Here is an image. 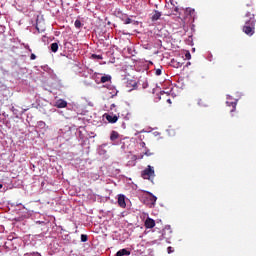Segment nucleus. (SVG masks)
<instances>
[{
    "instance_id": "1",
    "label": "nucleus",
    "mask_w": 256,
    "mask_h": 256,
    "mask_svg": "<svg viewBox=\"0 0 256 256\" xmlns=\"http://www.w3.org/2000/svg\"><path fill=\"white\" fill-rule=\"evenodd\" d=\"M244 17L245 24L242 28V31L245 33V35H248V37H253V35H255V14L247 12Z\"/></svg>"
},
{
    "instance_id": "9",
    "label": "nucleus",
    "mask_w": 256,
    "mask_h": 256,
    "mask_svg": "<svg viewBox=\"0 0 256 256\" xmlns=\"http://www.w3.org/2000/svg\"><path fill=\"white\" fill-rule=\"evenodd\" d=\"M170 65L174 67V69H179L180 67H183V62H179L176 59H172Z\"/></svg>"
},
{
    "instance_id": "17",
    "label": "nucleus",
    "mask_w": 256,
    "mask_h": 256,
    "mask_svg": "<svg viewBox=\"0 0 256 256\" xmlns=\"http://www.w3.org/2000/svg\"><path fill=\"white\" fill-rule=\"evenodd\" d=\"M74 25H75L76 29H81L83 24L81 23V20H76L74 22Z\"/></svg>"
},
{
    "instance_id": "19",
    "label": "nucleus",
    "mask_w": 256,
    "mask_h": 256,
    "mask_svg": "<svg viewBox=\"0 0 256 256\" xmlns=\"http://www.w3.org/2000/svg\"><path fill=\"white\" fill-rule=\"evenodd\" d=\"M167 231H168V233H171V230H170V229H165V230H163L162 237H163L164 239H167Z\"/></svg>"
},
{
    "instance_id": "24",
    "label": "nucleus",
    "mask_w": 256,
    "mask_h": 256,
    "mask_svg": "<svg viewBox=\"0 0 256 256\" xmlns=\"http://www.w3.org/2000/svg\"><path fill=\"white\" fill-rule=\"evenodd\" d=\"M177 13H179V8L178 7H174V11H172L173 15H177Z\"/></svg>"
},
{
    "instance_id": "23",
    "label": "nucleus",
    "mask_w": 256,
    "mask_h": 256,
    "mask_svg": "<svg viewBox=\"0 0 256 256\" xmlns=\"http://www.w3.org/2000/svg\"><path fill=\"white\" fill-rule=\"evenodd\" d=\"M185 58H186L187 60L191 59V52H190V51H187V52L185 53Z\"/></svg>"
},
{
    "instance_id": "33",
    "label": "nucleus",
    "mask_w": 256,
    "mask_h": 256,
    "mask_svg": "<svg viewBox=\"0 0 256 256\" xmlns=\"http://www.w3.org/2000/svg\"><path fill=\"white\" fill-rule=\"evenodd\" d=\"M139 159H143V156L139 157Z\"/></svg>"
},
{
    "instance_id": "12",
    "label": "nucleus",
    "mask_w": 256,
    "mask_h": 256,
    "mask_svg": "<svg viewBox=\"0 0 256 256\" xmlns=\"http://www.w3.org/2000/svg\"><path fill=\"white\" fill-rule=\"evenodd\" d=\"M226 105L228 107H232L230 109V113H233V111H235L237 109V102H233V101H226Z\"/></svg>"
},
{
    "instance_id": "21",
    "label": "nucleus",
    "mask_w": 256,
    "mask_h": 256,
    "mask_svg": "<svg viewBox=\"0 0 256 256\" xmlns=\"http://www.w3.org/2000/svg\"><path fill=\"white\" fill-rule=\"evenodd\" d=\"M124 23H125V25H129V24L133 23V20H131V18H126L124 20Z\"/></svg>"
},
{
    "instance_id": "16",
    "label": "nucleus",
    "mask_w": 256,
    "mask_h": 256,
    "mask_svg": "<svg viewBox=\"0 0 256 256\" xmlns=\"http://www.w3.org/2000/svg\"><path fill=\"white\" fill-rule=\"evenodd\" d=\"M101 83H108V81H111V75H105L101 77Z\"/></svg>"
},
{
    "instance_id": "10",
    "label": "nucleus",
    "mask_w": 256,
    "mask_h": 256,
    "mask_svg": "<svg viewBox=\"0 0 256 256\" xmlns=\"http://www.w3.org/2000/svg\"><path fill=\"white\" fill-rule=\"evenodd\" d=\"M161 12L155 10L153 15L151 16V21L155 22V21H159V19H161Z\"/></svg>"
},
{
    "instance_id": "31",
    "label": "nucleus",
    "mask_w": 256,
    "mask_h": 256,
    "mask_svg": "<svg viewBox=\"0 0 256 256\" xmlns=\"http://www.w3.org/2000/svg\"><path fill=\"white\" fill-rule=\"evenodd\" d=\"M0 189H3V184H0Z\"/></svg>"
},
{
    "instance_id": "15",
    "label": "nucleus",
    "mask_w": 256,
    "mask_h": 256,
    "mask_svg": "<svg viewBox=\"0 0 256 256\" xmlns=\"http://www.w3.org/2000/svg\"><path fill=\"white\" fill-rule=\"evenodd\" d=\"M186 15H189L193 19H195V9L187 8L185 11Z\"/></svg>"
},
{
    "instance_id": "20",
    "label": "nucleus",
    "mask_w": 256,
    "mask_h": 256,
    "mask_svg": "<svg viewBox=\"0 0 256 256\" xmlns=\"http://www.w3.org/2000/svg\"><path fill=\"white\" fill-rule=\"evenodd\" d=\"M87 240H88L87 235L82 234V235H81V241H82V243H87Z\"/></svg>"
},
{
    "instance_id": "2",
    "label": "nucleus",
    "mask_w": 256,
    "mask_h": 256,
    "mask_svg": "<svg viewBox=\"0 0 256 256\" xmlns=\"http://www.w3.org/2000/svg\"><path fill=\"white\" fill-rule=\"evenodd\" d=\"M141 177L143 179H151V177H155V169L151 165H148L146 169L141 172Z\"/></svg>"
},
{
    "instance_id": "7",
    "label": "nucleus",
    "mask_w": 256,
    "mask_h": 256,
    "mask_svg": "<svg viewBox=\"0 0 256 256\" xmlns=\"http://www.w3.org/2000/svg\"><path fill=\"white\" fill-rule=\"evenodd\" d=\"M118 205L119 207H122L123 209H125L127 207V203H125V195H119L118 196Z\"/></svg>"
},
{
    "instance_id": "8",
    "label": "nucleus",
    "mask_w": 256,
    "mask_h": 256,
    "mask_svg": "<svg viewBox=\"0 0 256 256\" xmlns=\"http://www.w3.org/2000/svg\"><path fill=\"white\" fill-rule=\"evenodd\" d=\"M55 107H57V109H65V107H67V101L60 99L56 102Z\"/></svg>"
},
{
    "instance_id": "30",
    "label": "nucleus",
    "mask_w": 256,
    "mask_h": 256,
    "mask_svg": "<svg viewBox=\"0 0 256 256\" xmlns=\"http://www.w3.org/2000/svg\"><path fill=\"white\" fill-rule=\"evenodd\" d=\"M171 247H168V253H173V250H171Z\"/></svg>"
},
{
    "instance_id": "18",
    "label": "nucleus",
    "mask_w": 256,
    "mask_h": 256,
    "mask_svg": "<svg viewBox=\"0 0 256 256\" xmlns=\"http://www.w3.org/2000/svg\"><path fill=\"white\" fill-rule=\"evenodd\" d=\"M91 59H98V60H101V59H103V56H102V55H97V54H92V55H91Z\"/></svg>"
},
{
    "instance_id": "3",
    "label": "nucleus",
    "mask_w": 256,
    "mask_h": 256,
    "mask_svg": "<svg viewBox=\"0 0 256 256\" xmlns=\"http://www.w3.org/2000/svg\"><path fill=\"white\" fill-rule=\"evenodd\" d=\"M147 205L149 207H155V203H157V198L153 194H149V196L146 198Z\"/></svg>"
},
{
    "instance_id": "29",
    "label": "nucleus",
    "mask_w": 256,
    "mask_h": 256,
    "mask_svg": "<svg viewBox=\"0 0 256 256\" xmlns=\"http://www.w3.org/2000/svg\"><path fill=\"white\" fill-rule=\"evenodd\" d=\"M115 107H116L115 104H111L110 109L113 110V109H115Z\"/></svg>"
},
{
    "instance_id": "27",
    "label": "nucleus",
    "mask_w": 256,
    "mask_h": 256,
    "mask_svg": "<svg viewBox=\"0 0 256 256\" xmlns=\"http://www.w3.org/2000/svg\"><path fill=\"white\" fill-rule=\"evenodd\" d=\"M145 155H146L147 157H151V155H153V153L148 150V151L145 152Z\"/></svg>"
},
{
    "instance_id": "13",
    "label": "nucleus",
    "mask_w": 256,
    "mask_h": 256,
    "mask_svg": "<svg viewBox=\"0 0 256 256\" xmlns=\"http://www.w3.org/2000/svg\"><path fill=\"white\" fill-rule=\"evenodd\" d=\"M119 139V132L112 131L110 135V141H117Z\"/></svg>"
},
{
    "instance_id": "5",
    "label": "nucleus",
    "mask_w": 256,
    "mask_h": 256,
    "mask_svg": "<svg viewBox=\"0 0 256 256\" xmlns=\"http://www.w3.org/2000/svg\"><path fill=\"white\" fill-rule=\"evenodd\" d=\"M126 87L129 91H133V89H137V81L135 80H127Z\"/></svg>"
},
{
    "instance_id": "11",
    "label": "nucleus",
    "mask_w": 256,
    "mask_h": 256,
    "mask_svg": "<svg viewBox=\"0 0 256 256\" xmlns=\"http://www.w3.org/2000/svg\"><path fill=\"white\" fill-rule=\"evenodd\" d=\"M131 255V251L123 248L121 250H119L117 253H116V256H129Z\"/></svg>"
},
{
    "instance_id": "32",
    "label": "nucleus",
    "mask_w": 256,
    "mask_h": 256,
    "mask_svg": "<svg viewBox=\"0 0 256 256\" xmlns=\"http://www.w3.org/2000/svg\"><path fill=\"white\" fill-rule=\"evenodd\" d=\"M170 1V3H173V0H169Z\"/></svg>"
},
{
    "instance_id": "25",
    "label": "nucleus",
    "mask_w": 256,
    "mask_h": 256,
    "mask_svg": "<svg viewBox=\"0 0 256 256\" xmlns=\"http://www.w3.org/2000/svg\"><path fill=\"white\" fill-rule=\"evenodd\" d=\"M253 6V0H251L250 2L246 1V7H252Z\"/></svg>"
},
{
    "instance_id": "26",
    "label": "nucleus",
    "mask_w": 256,
    "mask_h": 256,
    "mask_svg": "<svg viewBox=\"0 0 256 256\" xmlns=\"http://www.w3.org/2000/svg\"><path fill=\"white\" fill-rule=\"evenodd\" d=\"M30 59H31L32 61H35V59H37V56H36L35 54H31V55H30Z\"/></svg>"
},
{
    "instance_id": "22",
    "label": "nucleus",
    "mask_w": 256,
    "mask_h": 256,
    "mask_svg": "<svg viewBox=\"0 0 256 256\" xmlns=\"http://www.w3.org/2000/svg\"><path fill=\"white\" fill-rule=\"evenodd\" d=\"M34 255H39L41 256V254L39 252H33V253H26L25 256H34Z\"/></svg>"
},
{
    "instance_id": "28",
    "label": "nucleus",
    "mask_w": 256,
    "mask_h": 256,
    "mask_svg": "<svg viewBox=\"0 0 256 256\" xmlns=\"http://www.w3.org/2000/svg\"><path fill=\"white\" fill-rule=\"evenodd\" d=\"M161 73H162L161 69H157V70H156V75L159 76V75H161Z\"/></svg>"
},
{
    "instance_id": "14",
    "label": "nucleus",
    "mask_w": 256,
    "mask_h": 256,
    "mask_svg": "<svg viewBox=\"0 0 256 256\" xmlns=\"http://www.w3.org/2000/svg\"><path fill=\"white\" fill-rule=\"evenodd\" d=\"M50 49L52 53H57V51H59V44H57V42L52 43Z\"/></svg>"
},
{
    "instance_id": "4",
    "label": "nucleus",
    "mask_w": 256,
    "mask_h": 256,
    "mask_svg": "<svg viewBox=\"0 0 256 256\" xmlns=\"http://www.w3.org/2000/svg\"><path fill=\"white\" fill-rule=\"evenodd\" d=\"M144 227L146 229H153V227H155V221L153 218L148 217L144 222Z\"/></svg>"
},
{
    "instance_id": "6",
    "label": "nucleus",
    "mask_w": 256,
    "mask_h": 256,
    "mask_svg": "<svg viewBox=\"0 0 256 256\" xmlns=\"http://www.w3.org/2000/svg\"><path fill=\"white\" fill-rule=\"evenodd\" d=\"M108 123H117L119 117L117 115L105 114Z\"/></svg>"
}]
</instances>
